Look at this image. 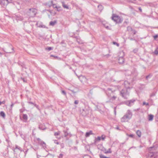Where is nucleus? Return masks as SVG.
I'll return each mask as SVG.
<instances>
[{"label":"nucleus","mask_w":158,"mask_h":158,"mask_svg":"<svg viewBox=\"0 0 158 158\" xmlns=\"http://www.w3.org/2000/svg\"><path fill=\"white\" fill-rule=\"evenodd\" d=\"M148 158H156L157 157L156 153L155 152H149L146 155Z\"/></svg>","instance_id":"obj_9"},{"label":"nucleus","mask_w":158,"mask_h":158,"mask_svg":"<svg viewBox=\"0 0 158 158\" xmlns=\"http://www.w3.org/2000/svg\"><path fill=\"white\" fill-rule=\"evenodd\" d=\"M1 102H2V104H4L5 103V101H3Z\"/></svg>","instance_id":"obj_63"},{"label":"nucleus","mask_w":158,"mask_h":158,"mask_svg":"<svg viewBox=\"0 0 158 158\" xmlns=\"http://www.w3.org/2000/svg\"><path fill=\"white\" fill-rule=\"evenodd\" d=\"M154 53L156 55H158V50L157 49H156L154 52Z\"/></svg>","instance_id":"obj_41"},{"label":"nucleus","mask_w":158,"mask_h":158,"mask_svg":"<svg viewBox=\"0 0 158 158\" xmlns=\"http://www.w3.org/2000/svg\"><path fill=\"white\" fill-rule=\"evenodd\" d=\"M116 98V97L114 96H113L111 97H110V98L109 99V101H107V102H112L115 100Z\"/></svg>","instance_id":"obj_18"},{"label":"nucleus","mask_w":158,"mask_h":158,"mask_svg":"<svg viewBox=\"0 0 158 158\" xmlns=\"http://www.w3.org/2000/svg\"><path fill=\"white\" fill-rule=\"evenodd\" d=\"M56 10L58 11H60L62 10L60 6H57V8Z\"/></svg>","instance_id":"obj_38"},{"label":"nucleus","mask_w":158,"mask_h":158,"mask_svg":"<svg viewBox=\"0 0 158 158\" xmlns=\"http://www.w3.org/2000/svg\"><path fill=\"white\" fill-rule=\"evenodd\" d=\"M116 107H114V112L115 115L116 114Z\"/></svg>","instance_id":"obj_50"},{"label":"nucleus","mask_w":158,"mask_h":158,"mask_svg":"<svg viewBox=\"0 0 158 158\" xmlns=\"http://www.w3.org/2000/svg\"><path fill=\"white\" fill-rule=\"evenodd\" d=\"M93 134H94L93 133L92 131H90L89 132H86L85 136L86 137H89L90 135Z\"/></svg>","instance_id":"obj_15"},{"label":"nucleus","mask_w":158,"mask_h":158,"mask_svg":"<svg viewBox=\"0 0 158 158\" xmlns=\"http://www.w3.org/2000/svg\"><path fill=\"white\" fill-rule=\"evenodd\" d=\"M23 118L24 120V121L26 122L28 119V116L26 114H23Z\"/></svg>","instance_id":"obj_14"},{"label":"nucleus","mask_w":158,"mask_h":158,"mask_svg":"<svg viewBox=\"0 0 158 158\" xmlns=\"http://www.w3.org/2000/svg\"><path fill=\"white\" fill-rule=\"evenodd\" d=\"M100 158H109V157L106 156L102 154L100 155Z\"/></svg>","instance_id":"obj_36"},{"label":"nucleus","mask_w":158,"mask_h":158,"mask_svg":"<svg viewBox=\"0 0 158 158\" xmlns=\"http://www.w3.org/2000/svg\"><path fill=\"white\" fill-rule=\"evenodd\" d=\"M56 23V21H52L50 22L49 25L52 26H53L55 25Z\"/></svg>","instance_id":"obj_25"},{"label":"nucleus","mask_w":158,"mask_h":158,"mask_svg":"<svg viewBox=\"0 0 158 158\" xmlns=\"http://www.w3.org/2000/svg\"><path fill=\"white\" fill-rule=\"evenodd\" d=\"M136 134L139 137H140L141 135V132L139 130H138L136 132Z\"/></svg>","instance_id":"obj_22"},{"label":"nucleus","mask_w":158,"mask_h":158,"mask_svg":"<svg viewBox=\"0 0 158 158\" xmlns=\"http://www.w3.org/2000/svg\"><path fill=\"white\" fill-rule=\"evenodd\" d=\"M34 106H35L38 110H40V107L39 106L36 104H34Z\"/></svg>","instance_id":"obj_45"},{"label":"nucleus","mask_w":158,"mask_h":158,"mask_svg":"<svg viewBox=\"0 0 158 158\" xmlns=\"http://www.w3.org/2000/svg\"><path fill=\"white\" fill-rule=\"evenodd\" d=\"M143 105H146V106H149V104L148 103H146V102H143Z\"/></svg>","instance_id":"obj_47"},{"label":"nucleus","mask_w":158,"mask_h":158,"mask_svg":"<svg viewBox=\"0 0 158 158\" xmlns=\"http://www.w3.org/2000/svg\"><path fill=\"white\" fill-rule=\"evenodd\" d=\"M154 115L150 114L148 115V120L149 121H152L153 119Z\"/></svg>","instance_id":"obj_16"},{"label":"nucleus","mask_w":158,"mask_h":158,"mask_svg":"<svg viewBox=\"0 0 158 158\" xmlns=\"http://www.w3.org/2000/svg\"><path fill=\"white\" fill-rule=\"evenodd\" d=\"M46 5L47 6H48L49 7H50L52 6V4H51V2H49L48 3H46Z\"/></svg>","instance_id":"obj_40"},{"label":"nucleus","mask_w":158,"mask_h":158,"mask_svg":"<svg viewBox=\"0 0 158 158\" xmlns=\"http://www.w3.org/2000/svg\"><path fill=\"white\" fill-rule=\"evenodd\" d=\"M62 94H64V95H66V92H65V91H64V90H62Z\"/></svg>","instance_id":"obj_51"},{"label":"nucleus","mask_w":158,"mask_h":158,"mask_svg":"<svg viewBox=\"0 0 158 158\" xmlns=\"http://www.w3.org/2000/svg\"><path fill=\"white\" fill-rule=\"evenodd\" d=\"M83 158H91V157L88 155H86L84 156Z\"/></svg>","instance_id":"obj_39"},{"label":"nucleus","mask_w":158,"mask_h":158,"mask_svg":"<svg viewBox=\"0 0 158 158\" xmlns=\"http://www.w3.org/2000/svg\"><path fill=\"white\" fill-rule=\"evenodd\" d=\"M132 114L130 110H128L126 114L121 118V120L122 122H125L128 121L132 117Z\"/></svg>","instance_id":"obj_2"},{"label":"nucleus","mask_w":158,"mask_h":158,"mask_svg":"<svg viewBox=\"0 0 158 158\" xmlns=\"http://www.w3.org/2000/svg\"><path fill=\"white\" fill-rule=\"evenodd\" d=\"M24 29L27 32L29 33L33 28V25L31 24L29 22H26L24 23Z\"/></svg>","instance_id":"obj_4"},{"label":"nucleus","mask_w":158,"mask_h":158,"mask_svg":"<svg viewBox=\"0 0 158 158\" xmlns=\"http://www.w3.org/2000/svg\"><path fill=\"white\" fill-rule=\"evenodd\" d=\"M155 95V94H152L150 95V96L152 97L153 96H154Z\"/></svg>","instance_id":"obj_62"},{"label":"nucleus","mask_w":158,"mask_h":158,"mask_svg":"<svg viewBox=\"0 0 158 158\" xmlns=\"http://www.w3.org/2000/svg\"><path fill=\"white\" fill-rule=\"evenodd\" d=\"M13 18L17 21H22L23 19V17L19 15H15L13 17Z\"/></svg>","instance_id":"obj_12"},{"label":"nucleus","mask_w":158,"mask_h":158,"mask_svg":"<svg viewBox=\"0 0 158 158\" xmlns=\"http://www.w3.org/2000/svg\"><path fill=\"white\" fill-rule=\"evenodd\" d=\"M35 140L37 141L38 142V144L41 146L43 148L45 149L46 148V145L45 143L42 140L39 138H35Z\"/></svg>","instance_id":"obj_5"},{"label":"nucleus","mask_w":158,"mask_h":158,"mask_svg":"<svg viewBox=\"0 0 158 158\" xmlns=\"http://www.w3.org/2000/svg\"><path fill=\"white\" fill-rule=\"evenodd\" d=\"M22 79L23 81V82H27V80H25L24 78H22Z\"/></svg>","instance_id":"obj_57"},{"label":"nucleus","mask_w":158,"mask_h":158,"mask_svg":"<svg viewBox=\"0 0 158 158\" xmlns=\"http://www.w3.org/2000/svg\"><path fill=\"white\" fill-rule=\"evenodd\" d=\"M53 2L52 1H51V4H52V6H53V7L54 8H57V6L56 5V4H53Z\"/></svg>","instance_id":"obj_28"},{"label":"nucleus","mask_w":158,"mask_h":158,"mask_svg":"<svg viewBox=\"0 0 158 158\" xmlns=\"http://www.w3.org/2000/svg\"><path fill=\"white\" fill-rule=\"evenodd\" d=\"M106 94L108 98H110L111 96V94H113V91L111 90L110 88H108L106 91Z\"/></svg>","instance_id":"obj_11"},{"label":"nucleus","mask_w":158,"mask_h":158,"mask_svg":"<svg viewBox=\"0 0 158 158\" xmlns=\"http://www.w3.org/2000/svg\"><path fill=\"white\" fill-rule=\"evenodd\" d=\"M98 8H102V5H98Z\"/></svg>","instance_id":"obj_60"},{"label":"nucleus","mask_w":158,"mask_h":158,"mask_svg":"<svg viewBox=\"0 0 158 158\" xmlns=\"http://www.w3.org/2000/svg\"><path fill=\"white\" fill-rule=\"evenodd\" d=\"M3 50L6 53H12L14 52V50L13 48H11V51H5L3 49Z\"/></svg>","instance_id":"obj_27"},{"label":"nucleus","mask_w":158,"mask_h":158,"mask_svg":"<svg viewBox=\"0 0 158 158\" xmlns=\"http://www.w3.org/2000/svg\"><path fill=\"white\" fill-rule=\"evenodd\" d=\"M131 74L133 76L136 77L137 76L138 73L137 71L135 70L132 72Z\"/></svg>","instance_id":"obj_21"},{"label":"nucleus","mask_w":158,"mask_h":158,"mask_svg":"<svg viewBox=\"0 0 158 158\" xmlns=\"http://www.w3.org/2000/svg\"><path fill=\"white\" fill-rule=\"evenodd\" d=\"M59 144L61 148H63L64 147V144L63 143H60Z\"/></svg>","instance_id":"obj_44"},{"label":"nucleus","mask_w":158,"mask_h":158,"mask_svg":"<svg viewBox=\"0 0 158 158\" xmlns=\"http://www.w3.org/2000/svg\"><path fill=\"white\" fill-rule=\"evenodd\" d=\"M79 101L78 100H75L74 102V104H77L78 103Z\"/></svg>","instance_id":"obj_52"},{"label":"nucleus","mask_w":158,"mask_h":158,"mask_svg":"<svg viewBox=\"0 0 158 158\" xmlns=\"http://www.w3.org/2000/svg\"><path fill=\"white\" fill-rule=\"evenodd\" d=\"M120 54H122V56L119 57L118 59V61L119 64H122L124 62V59L123 58L124 52H120Z\"/></svg>","instance_id":"obj_10"},{"label":"nucleus","mask_w":158,"mask_h":158,"mask_svg":"<svg viewBox=\"0 0 158 158\" xmlns=\"http://www.w3.org/2000/svg\"><path fill=\"white\" fill-rule=\"evenodd\" d=\"M77 42L79 44H82L83 43L82 41L80 39L79 37L76 36Z\"/></svg>","instance_id":"obj_17"},{"label":"nucleus","mask_w":158,"mask_h":158,"mask_svg":"<svg viewBox=\"0 0 158 158\" xmlns=\"http://www.w3.org/2000/svg\"><path fill=\"white\" fill-rule=\"evenodd\" d=\"M61 3L62 4V6L64 8H66V9H69V7L68 6V5H67L65 4V2H61Z\"/></svg>","instance_id":"obj_19"},{"label":"nucleus","mask_w":158,"mask_h":158,"mask_svg":"<svg viewBox=\"0 0 158 158\" xmlns=\"http://www.w3.org/2000/svg\"><path fill=\"white\" fill-rule=\"evenodd\" d=\"M139 9L141 12H142V9H141L140 7H139Z\"/></svg>","instance_id":"obj_59"},{"label":"nucleus","mask_w":158,"mask_h":158,"mask_svg":"<svg viewBox=\"0 0 158 158\" xmlns=\"http://www.w3.org/2000/svg\"><path fill=\"white\" fill-rule=\"evenodd\" d=\"M132 32H133V34L134 35H135L136 34V31L135 30H133V31Z\"/></svg>","instance_id":"obj_53"},{"label":"nucleus","mask_w":158,"mask_h":158,"mask_svg":"<svg viewBox=\"0 0 158 158\" xmlns=\"http://www.w3.org/2000/svg\"><path fill=\"white\" fill-rule=\"evenodd\" d=\"M103 135H102L101 138L102 140H104L105 138V136H104L103 137Z\"/></svg>","instance_id":"obj_56"},{"label":"nucleus","mask_w":158,"mask_h":158,"mask_svg":"<svg viewBox=\"0 0 158 158\" xmlns=\"http://www.w3.org/2000/svg\"><path fill=\"white\" fill-rule=\"evenodd\" d=\"M28 103H29V104H33V105H34V104H35L33 103V102H28Z\"/></svg>","instance_id":"obj_55"},{"label":"nucleus","mask_w":158,"mask_h":158,"mask_svg":"<svg viewBox=\"0 0 158 158\" xmlns=\"http://www.w3.org/2000/svg\"><path fill=\"white\" fill-rule=\"evenodd\" d=\"M127 30L129 32H132L133 31V29H132V28L131 27H128L127 28Z\"/></svg>","instance_id":"obj_26"},{"label":"nucleus","mask_w":158,"mask_h":158,"mask_svg":"<svg viewBox=\"0 0 158 158\" xmlns=\"http://www.w3.org/2000/svg\"><path fill=\"white\" fill-rule=\"evenodd\" d=\"M113 43L114 45H116L118 47L119 46V44L115 42H113Z\"/></svg>","instance_id":"obj_43"},{"label":"nucleus","mask_w":158,"mask_h":158,"mask_svg":"<svg viewBox=\"0 0 158 158\" xmlns=\"http://www.w3.org/2000/svg\"><path fill=\"white\" fill-rule=\"evenodd\" d=\"M111 19L112 20L117 23H120L123 21L122 18L114 14H112Z\"/></svg>","instance_id":"obj_3"},{"label":"nucleus","mask_w":158,"mask_h":158,"mask_svg":"<svg viewBox=\"0 0 158 158\" xmlns=\"http://www.w3.org/2000/svg\"><path fill=\"white\" fill-rule=\"evenodd\" d=\"M14 105V103L12 102L11 104L10 105V107L11 108H12L13 106Z\"/></svg>","instance_id":"obj_58"},{"label":"nucleus","mask_w":158,"mask_h":158,"mask_svg":"<svg viewBox=\"0 0 158 158\" xmlns=\"http://www.w3.org/2000/svg\"><path fill=\"white\" fill-rule=\"evenodd\" d=\"M101 137L98 136L97 138H96L95 140L97 141H100L101 140Z\"/></svg>","instance_id":"obj_42"},{"label":"nucleus","mask_w":158,"mask_h":158,"mask_svg":"<svg viewBox=\"0 0 158 158\" xmlns=\"http://www.w3.org/2000/svg\"><path fill=\"white\" fill-rule=\"evenodd\" d=\"M11 1L12 0H0V4L2 6L4 7Z\"/></svg>","instance_id":"obj_7"},{"label":"nucleus","mask_w":158,"mask_h":158,"mask_svg":"<svg viewBox=\"0 0 158 158\" xmlns=\"http://www.w3.org/2000/svg\"><path fill=\"white\" fill-rule=\"evenodd\" d=\"M53 48L52 47H48L46 48H45V49L46 50L48 51H49L50 50H52L53 49Z\"/></svg>","instance_id":"obj_29"},{"label":"nucleus","mask_w":158,"mask_h":158,"mask_svg":"<svg viewBox=\"0 0 158 158\" xmlns=\"http://www.w3.org/2000/svg\"><path fill=\"white\" fill-rule=\"evenodd\" d=\"M135 101V100L132 99L130 100H128L124 102V103L127 105L131 106L133 105L134 102Z\"/></svg>","instance_id":"obj_8"},{"label":"nucleus","mask_w":158,"mask_h":158,"mask_svg":"<svg viewBox=\"0 0 158 158\" xmlns=\"http://www.w3.org/2000/svg\"><path fill=\"white\" fill-rule=\"evenodd\" d=\"M127 135L129 137L132 138H134V135L132 134H127Z\"/></svg>","instance_id":"obj_34"},{"label":"nucleus","mask_w":158,"mask_h":158,"mask_svg":"<svg viewBox=\"0 0 158 158\" xmlns=\"http://www.w3.org/2000/svg\"><path fill=\"white\" fill-rule=\"evenodd\" d=\"M152 76V75L151 74H149L148 75L146 76V78L148 80V78H151Z\"/></svg>","instance_id":"obj_37"},{"label":"nucleus","mask_w":158,"mask_h":158,"mask_svg":"<svg viewBox=\"0 0 158 158\" xmlns=\"http://www.w3.org/2000/svg\"><path fill=\"white\" fill-rule=\"evenodd\" d=\"M39 128L40 130H43L45 129V127L43 125H40L39 126Z\"/></svg>","instance_id":"obj_24"},{"label":"nucleus","mask_w":158,"mask_h":158,"mask_svg":"<svg viewBox=\"0 0 158 158\" xmlns=\"http://www.w3.org/2000/svg\"><path fill=\"white\" fill-rule=\"evenodd\" d=\"M124 86L125 88L120 91V94L123 98L127 99L129 96L130 89L132 88V86L127 81H124Z\"/></svg>","instance_id":"obj_1"},{"label":"nucleus","mask_w":158,"mask_h":158,"mask_svg":"<svg viewBox=\"0 0 158 158\" xmlns=\"http://www.w3.org/2000/svg\"><path fill=\"white\" fill-rule=\"evenodd\" d=\"M16 149H18V150H19L20 151H22V150L21 148H20V147H19L17 145H15V148L13 150V151H14V152H15V150Z\"/></svg>","instance_id":"obj_20"},{"label":"nucleus","mask_w":158,"mask_h":158,"mask_svg":"<svg viewBox=\"0 0 158 158\" xmlns=\"http://www.w3.org/2000/svg\"><path fill=\"white\" fill-rule=\"evenodd\" d=\"M0 115L3 118H5L6 115L5 113L3 111H1L0 112Z\"/></svg>","instance_id":"obj_23"},{"label":"nucleus","mask_w":158,"mask_h":158,"mask_svg":"<svg viewBox=\"0 0 158 158\" xmlns=\"http://www.w3.org/2000/svg\"><path fill=\"white\" fill-rule=\"evenodd\" d=\"M50 13V14L52 15H54L56 14V13L55 12L54 13H53L52 12V11L50 10H47Z\"/></svg>","instance_id":"obj_30"},{"label":"nucleus","mask_w":158,"mask_h":158,"mask_svg":"<svg viewBox=\"0 0 158 158\" xmlns=\"http://www.w3.org/2000/svg\"><path fill=\"white\" fill-rule=\"evenodd\" d=\"M111 152H112L111 151V148H109L107 151H106L105 152V153H106V154L110 153H111Z\"/></svg>","instance_id":"obj_31"},{"label":"nucleus","mask_w":158,"mask_h":158,"mask_svg":"<svg viewBox=\"0 0 158 158\" xmlns=\"http://www.w3.org/2000/svg\"><path fill=\"white\" fill-rule=\"evenodd\" d=\"M6 141L8 142V143H9V141L7 139H6Z\"/></svg>","instance_id":"obj_64"},{"label":"nucleus","mask_w":158,"mask_h":158,"mask_svg":"<svg viewBox=\"0 0 158 158\" xmlns=\"http://www.w3.org/2000/svg\"><path fill=\"white\" fill-rule=\"evenodd\" d=\"M64 135L65 137L69 135V133L67 132L66 131H64Z\"/></svg>","instance_id":"obj_32"},{"label":"nucleus","mask_w":158,"mask_h":158,"mask_svg":"<svg viewBox=\"0 0 158 158\" xmlns=\"http://www.w3.org/2000/svg\"><path fill=\"white\" fill-rule=\"evenodd\" d=\"M116 129H117V130H119V127H118V126H117L116 127Z\"/></svg>","instance_id":"obj_61"},{"label":"nucleus","mask_w":158,"mask_h":158,"mask_svg":"<svg viewBox=\"0 0 158 158\" xmlns=\"http://www.w3.org/2000/svg\"><path fill=\"white\" fill-rule=\"evenodd\" d=\"M89 113V110L86 109H82V111L81 113V114L83 116H85Z\"/></svg>","instance_id":"obj_13"},{"label":"nucleus","mask_w":158,"mask_h":158,"mask_svg":"<svg viewBox=\"0 0 158 158\" xmlns=\"http://www.w3.org/2000/svg\"><path fill=\"white\" fill-rule=\"evenodd\" d=\"M155 40H156L157 38L158 37V35H156L153 36Z\"/></svg>","instance_id":"obj_49"},{"label":"nucleus","mask_w":158,"mask_h":158,"mask_svg":"<svg viewBox=\"0 0 158 158\" xmlns=\"http://www.w3.org/2000/svg\"><path fill=\"white\" fill-rule=\"evenodd\" d=\"M138 51V49L137 48H135L133 50V52L134 53H136Z\"/></svg>","instance_id":"obj_46"},{"label":"nucleus","mask_w":158,"mask_h":158,"mask_svg":"<svg viewBox=\"0 0 158 158\" xmlns=\"http://www.w3.org/2000/svg\"><path fill=\"white\" fill-rule=\"evenodd\" d=\"M36 10L34 8L29 9L28 11L29 14V15L32 17L34 16L35 15L36 13Z\"/></svg>","instance_id":"obj_6"},{"label":"nucleus","mask_w":158,"mask_h":158,"mask_svg":"<svg viewBox=\"0 0 158 158\" xmlns=\"http://www.w3.org/2000/svg\"><path fill=\"white\" fill-rule=\"evenodd\" d=\"M129 39H130L131 40H135V39H134L131 37H129Z\"/></svg>","instance_id":"obj_54"},{"label":"nucleus","mask_w":158,"mask_h":158,"mask_svg":"<svg viewBox=\"0 0 158 158\" xmlns=\"http://www.w3.org/2000/svg\"><path fill=\"white\" fill-rule=\"evenodd\" d=\"M63 153L62 152L59 154V155L58 156V157L59 158H62L64 156Z\"/></svg>","instance_id":"obj_35"},{"label":"nucleus","mask_w":158,"mask_h":158,"mask_svg":"<svg viewBox=\"0 0 158 158\" xmlns=\"http://www.w3.org/2000/svg\"><path fill=\"white\" fill-rule=\"evenodd\" d=\"M60 131H58L57 132H55L54 135L55 136H58L60 134Z\"/></svg>","instance_id":"obj_33"},{"label":"nucleus","mask_w":158,"mask_h":158,"mask_svg":"<svg viewBox=\"0 0 158 158\" xmlns=\"http://www.w3.org/2000/svg\"><path fill=\"white\" fill-rule=\"evenodd\" d=\"M54 143L57 144H60L56 140H54Z\"/></svg>","instance_id":"obj_48"}]
</instances>
